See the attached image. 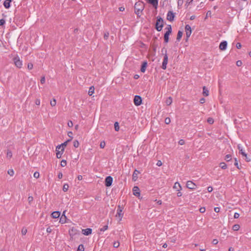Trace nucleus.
Masks as SVG:
<instances>
[{"label": "nucleus", "instance_id": "1", "mask_svg": "<svg viewBox=\"0 0 251 251\" xmlns=\"http://www.w3.org/2000/svg\"><path fill=\"white\" fill-rule=\"evenodd\" d=\"M144 8V4L142 2L138 1L135 3L134 5V12L135 14L139 16Z\"/></svg>", "mask_w": 251, "mask_h": 251}, {"label": "nucleus", "instance_id": "2", "mask_svg": "<svg viewBox=\"0 0 251 251\" xmlns=\"http://www.w3.org/2000/svg\"><path fill=\"white\" fill-rule=\"evenodd\" d=\"M163 23H164L163 20L161 17H157L156 22L155 24V29L158 31H160L162 30V29L163 27V25H164Z\"/></svg>", "mask_w": 251, "mask_h": 251}, {"label": "nucleus", "instance_id": "3", "mask_svg": "<svg viewBox=\"0 0 251 251\" xmlns=\"http://www.w3.org/2000/svg\"><path fill=\"white\" fill-rule=\"evenodd\" d=\"M167 29L166 32L165 33L164 35V42L168 43L169 42V36L172 32V27L171 25H168L165 28Z\"/></svg>", "mask_w": 251, "mask_h": 251}, {"label": "nucleus", "instance_id": "4", "mask_svg": "<svg viewBox=\"0 0 251 251\" xmlns=\"http://www.w3.org/2000/svg\"><path fill=\"white\" fill-rule=\"evenodd\" d=\"M123 206H121L120 205H119L118 206V208L117 210V214H116V216L119 218L120 220H122L123 215H124V213L123 212Z\"/></svg>", "mask_w": 251, "mask_h": 251}, {"label": "nucleus", "instance_id": "5", "mask_svg": "<svg viewBox=\"0 0 251 251\" xmlns=\"http://www.w3.org/2000/svg\"><path fill=\"white\" fill-rule=\"evenodd\" d=\"M185 30L186 32V41H187L192 33V30L190 25H186L185 27Z\"/></svg>", "mask_w": 251, "mask_h": 251}, {"label": "nucleus", "instance_id": "6", "mask_svg": "<svg viewBox=\"0 0 251 251\" xmlns=\"http://www.w3.org/2000/svg\"><path fill=\"white\" fill-rule=\"evenodd\" d=\"M142 100L140 96L136 95L134 98V103L135 105L139 106L142 104Z\"/></svg>", "mask_w": 251, "mask_h": 251}, {"label": "nucleus", "instance_id": "7", "mask_svg": "<svg viewBox=\"0 0 251 251\" xmlns=\"http://www.w3.org/2000/svg\"><path fill=\"white\" fill-rule=\"evenodd\" d=\"M113 178L111 176H107L105 179V185L106 187H110L112 183Z\"/></svg>", "mask_w": 251, "mask_h": 251}, {"label": "nucleus", "instance_id": "8", "mask_svg": "<svg viewBox=\"0 0 251 251\" xmlns=\"http://www.w3.org/2000/svg\"><path fill=\"white\" fill-rule=\"evenodd\" d=\"M165 52H166V50H165ZM168 56H167V54L166 53L165 54L164 56L163 61L162 65V66H161V68L163 70H165L166 69V68H167V63H168Z\"/></svg>", "mask_w": 251, "mask_h": 251}, {"label": "nucleus", "instance_id": "9", "mask_svg": "<svg viewBox=\"0 0 251 251\" xmlns=\"http://www.w3.org/2000/svg\"><path fill=\"white\" fill-rule=\"evenodd\" d=\"M175 18V14L172 11H169L167 15V20L172 22L174 21Z\"/></svg>", "mask_w": 251, "mask_h": 251}, {"label": "nucleus", "instance_id": "10", "mask_svg": "<svg viewBox=\"0 0 251 251\" xmlns=\"http://www.w3.org/2000/svg\"><path fill=\"white\" fill-rule=\"evenodd\" d=\"M14 61L15 65L18 68H21L22 66V62L21 61L18 57H15L14 58Z\"/></svg>", "mask_w": 251, "mask_h": 251}, {"label": "nucleus", "instance_id": "11", "mask_svg": "<svg viewBox=\"0 0 251 251\" xmlns=\"http://www.w3.org/2000/svg\"><path fill=\"white\" fill-rule=\"evenodd\" d=\"M186 187L192 190L196 189V185L191 181H188L186 183Z\"/></svg>", "mask_w": 251, "mask_h": 251}, {"label": "nucleus", "instance_id": "12", "mask_svg": "<svg viewBox=\"0 0 251 251\" xmlns=\"http://www.w3.org/2000/svg\"><path fill=\"white\" fill-rule=\"evenodd\" d=\"M71 141V139H68L67 141H66L64 143H62L61 145L57 146L56 147V149H60L61 148H62L61 151L62 152H63L64 151V147H66L67 146L68 143L70 142Z\"/></svg>", "mask_w": 251, "mask_h": 251}, {"label": "nucleus", "instance_id": "13", "mask_svg": "<svg viewBox=\"0 0 251 251\" xmlns=\"http://www.w3.org/2000/svg\"><path fill=\"white\" fill-rule=\"evenodd\" d=\"M133 195L136 197H139L140 196V189L138 186H134L133 188Z\"/></svg>", "mask_w": 251, "mask_h": 251}, {"label": "nucleus", "instance_id": "14", "mask_svg": "<svg viewBox=\"0 0 251 251\" xmlns=\"http://www.w3.org/2000/svg\"><path fill=\"white\" fill-rule=\"evenodd\" d=\"M227 45V42L226 41H224L220 43L219 45V49L222 50H224L226 49Z\"/></svg>", "mask_w": 251, "mask_h": 251}, {"label": "nucleus", "instance_id": "15", "mask_svg": "<svg viewBox=\"0 0 251 251\" xmlns=\"http://www.w3.org/2000/svg\"><path fill=\"white\" fill-rule=\"evenodd\" d=\"M92 230L91 228H87L82 229V233L85 235H89L92 233Z\"/></svg>", "mask_w": 251, "mask_h": 251}, {"label": "nucleus", "instance_id": "16", "mask_svg": "<svg viewBox=\"0 0 251 251\" xmlns=\"http://www.w3.org/2000/svg\"><path fill=\"white\" fill-rule=\"evenodd\" d=\"M237 148L239 151V153H241L243 156L247 157V153L243 151V148L241 145L239 144L237 146Z\"/></svg>", "mask_w": 251, "mask_h": 251}, {"label": "nucleus", "instance_id": "17", "mask_svg": "<svg viewBox=\"0 0 251 251\" xmlns=\"http://www.w3.org/2000/svg\"><path fill=\"white\" fill-rule=\"evenodd\" d=\"M12 1V0H5L3 2V5L4 7L6 9H8L10 7V3Z\"/></svg>", "mask_w": 251, "mask_h": 251}, {"label": "nucleus", "instance_id": "18", "mask_svg": "<svg viewBox=\"0 0 251 251\" xmlns=\"http://www.w3.org/2000/svg\"><path fill=\"white\" fill-rule=\"evenodd\" d=\"M60 215V212L59 211H54L51 214V217L54 219L58 218L59 217Z\"/></svg>", "mask_w": 251, "mask_h": 251}, {"label": "nucleus", "instance_id": "19", "mask_svg": "<svg viewBox=\"0 0 251 251\" xmlns=\"http://www.w3.org/2000/svg\"><path fill=\"white\" fill-rule=\"evenodd\" d=\"M147 67V62L144 61L142 64L141 68L140 69L141 72L142 73H144L146 71Z\"/></svg>", "mask_w": 251, "mask_h": 251}, {"label": "nucleus", "instance_id": "20", "mask_svg": "<svg viewBox=\"0 0 251 251\" xmlns=\"http://www.w3.org/2000/svg\"><path fill=\"white\" fill-rule=\"evenodd\" d=\"M149 3L152 4L155 8L158 5V0H148Z\"/></svg>", "mask_w": 251, "mask_h": 251}, {"label": "nucleus", "instance_id": "21", "mask_svg": "<svg viewBox=\"0 0 251 251\" xmlns=\"http://www.w3.org/2000/svg\"><path fill=\"white\" fill-rule=\"evenodd\" d=\"M139 173V172L135 170L134 171V172H133V175H132V180L134 181H135L137 178H138V174Z\"/></svg>", "mask_w": 251, "mask_h": 251}, {"label": "nucleus", "instance_id": "22", "mask_svg": "<svg viewBox=\"0 0 251 251\" xmlns=\"http://www.w3.org/2000/svg\"><path fill=\"white\" fill-rule=\"evenodd\" d=\"M202 94L204 96H208L209 95V91L205 86H203Z\"/></svg>", "mask_w": 251, "mask_h": 251}, {"label": "nucleus", "instance_id": "23", "mask_svg": "<svg viewBox=\"0 0 251 251\" xmlns=\"http://www.w3.org/2000/svg\"><path fill=\"white\" fill-rule=\"evenodd\" d=\"M183 35V32L179 30L177 32L176 40L179 41Z\"/></svg>", "mask_w": 251, "mask_h": 251}, {"label": "nucleus", "instance_id": "24", "mask_svg": "<svg viewBox=\"0 0 251 251\" xmlns=\"http://www.w3.org/2000/svg\"><path fill=\"white\" fill-rule=\"evenodd\" d=\"M66 219H67V217L66 216H64V217H63V215H62L60 219L59 222L61 224H64L66 222Z\"/></svg>", "mask_w": 251, "mask_h": 251}, {"label": "nucleus", "instance_id": "25", "mask_svg": "<svg viewBox=\"0 0 251 251\" xmlns=\"http://www.w3.org/2000/svg\"><path fill=\"white\" fill-rule=\"evenodd\" d=\"M94 90H95L94 87V86H91L89 88V91H88V95L89 96H92L94 94Z\"/></svg>", "mask_w": 251, "mask_h": 251}, {"label": "nucleus", "instance_id": "26", "mask_svg": "<svg viewBox=\"0 0 251 251\" xmlns=\"http://www.w3.org/2000/svg\"><path fill=\"white\" fill-rule=\"evenodd\" d=\"M172 99L171 97L168 98L166 100V103L167 105H170L172 103Z\"/></svg>", "mask_w": 251, "mask_h": 251}, {"label": "nucleus", "instance_id": "27", "mask_svg": "<svg viewBox=\"0 0 251 251\" xmlns=\"http://www.w3.org/2000/svg\"><path fill=\"white\" fill-rule=\"evenodd\" d=\"M220 167L222 169H226L227 168V165L225 162H221L220 163Z\"/></svg>", "mask_w": 251, "mask_h": 251}, {"label": "nucleus", "instance_id": "28", "mask_svg": "<svg viewBox=\"0 0 251 251\" xmlns=\"http://www.w3.org/2000/svg\"><path fill=\"white\" fill-rule=\"evenodd\" d=\"M69 187V186L68 184H67V183L64 184L63 185V191L64 192H67L68 190Z\"/></svg>", "mask_w": 251, "mask_h": 251}, {"label": "nucleus", "instance_id": "29", "mask_svg": "<svg viewBox=\"0 0 251 251\" xmlns=\"http://www.w3.org/2000/svg\"><path fill=\"white\" fill-rule=\"evenodd\" d=\"M57 152H56V157L57 158H60L61 157V155L63 152L61 151H58L56 150Z\"/></svg>", "mask_w": 251, "mask_h": 251}, {"label": "nucleus", "instance_id": "30", "mask_svg": "<svg viewBox=\"0 0 251 251\" xmlns=\"http://www.w3.org/2000/svg\"><path fill=\"white\" fill-rule=\"evenodd\" d=\"M84 251V248L83 245H82V244L79 245L77 249V251Z\"/></svg>", "mask_w": 251, "mask_h": 251}, {"label": "nucleus", "instance_id": "31", "mask_svg": "<svg viewBox=\"0 0 251 251\" xmlns=\"http://www.w3.org/2000/svg\"><path fill=\"white\" fill-rule=\"evenodd\" d=\"M7 158H9V159L12 157V152L11 151L8 150L6 154Z\"/></svg>", "mask_w": 251, "mask_h": 251}, {"label": "nucleus", "instance_id": "32", "mask_svg": "<svg viewBox=\"0 0 251 251\" xmlns=\"http://www.w3.org/2000/svg\"><path fill=\"white\" fill-rule=\"evenodd\" d=\"M114 128H115V130L116 131H118L119 130L120 127L119 126V123L117 122H115L114 124Z\"/></svg>", "mask_w": 251, "mask_h": 251}, {"label": "nucleus", "instance_id": "33", "mask_svg": "<svg viewBox=\"0 0 251 251\" xmlns=\"http://www.w3.org/2000/svg\"><path fill=\"white\" fill-rule=\"evenodd\" d=\"M240 228V226L239 225H234L233 226H232V229L233 230H234V231H237L239 230Z\"/></svg>", "mask_w": 251, "mask_h": 251}, {"label": "nucleus", "instance_id": "34", "mask_svg": "<svg viewBox=\"0 0 251 251\" xmlns=\"http://www.w3.org/2000/svg\"><path fill=\"white\" fill-rule=\"evenodd\" d=\"M235 159V163H234V165L238 169H241V165H239L238 164V161H237V159L235 158H234Z\"/></svg>", "mask_w": 251, "mask_h": 251}, {"label": "nucleus", "instance_id": "35", "mask_svg": "<svg viewBox=\"0 0 251 251\" xmlns=\"http://www.w3.org/2000/svg\"><path fill=\"white\" fill-rule=\"evenodd\" d=\"M174 188H176V189H178V188L181 189V186L178 182H176L175 183Z\"/></svg>", "mask_w": 251, "mask_h": 251}, {"label": "nucleus", "instance_id": "36", "mask_svg": "<svg viewBox=\"0 0 251 251\" xmlns=\"http://www.w3.org/2000/svg\"><path fill=\"white\" fill-rule=\"evenodd\" d=\"M227 162L230 161L231 159V155L230 154H227L225 159Z\"/></svg>", "mask_w": 251, "mask_h": 251}, {"label": "nucleus", "instance_id": "37", "mask_svg": "<svg viewBox=\"0 0 251 251\" xmlns=\"http://www.w3.org/2000/svg\"><path fill=\"white\" fill-rule=\"evenodd\" d=\"M79 144L77 140H75L73 142V145L74 147L77 148L79 146Z\"/></svg>", "mask_w": 251, "mask_h": 251}, {"label": "nucleus", "instance_id": "38", "mask_svg": "<svg viewBox=\"0 0 251 251\" xmlns=\"http://www.w3.org/2000/svg\"><path fill=\"white\" fill-rule=\"evenodd\" d=\"M7 173L10 176H13L14 174V172L13 169H9L8 170Z\"/></svg>", "mask_w": 251, "mask_h": 251}, {"label": "nucleus", "instance_id": "39", "mask_svg": "<svg viewBox=\"0 0 251 251\" xmlns=\"http://www.w3.org/2000/svg\"><path fill=\"white\" fill-rule=\"evenodd\" d=\"M50 104L52 106H54L56 104V100L53 99L52 100L50 101Z\"/></svg>", "mask_w": 251, "mask_h": 251}, {"label": "nucleus", "instance_id": "40", "mask_svg": "<svg viewBox=\"0 0 251 251\" xmlns=\"http://www.w3.org/2000/svg\"><path fill=\"white\" fill-rule=\"evenodd\" d=\"M66 165H67V161H66V160H62L61 161L60 165H61L62 167H65V166H66Z\"/></svg>", "mask_w": 251, "mask_h": 251}, {"label": "nucleus", "instance_id": "41", "mask_svg": "<svg viewBox=\"0 0 251 251\" xmlns=\"http://www.w3.org/2000/svg\"><path fill=\"white\" fill-rule=\"evenodd\" d=\"M165 123L166 124H169L171 123V119L169 117H167L165 119Z\"/></svg>", "mask_w": 251, "mask_h": 251}, {"label": "nucleus", "instance_id": "42", "mask_svg": "<svg viewBox=\"0 0 251 251\" xmlns=\"http://www.w3.org/2000/svg\"><path fill=\"white\" fill-rule=\"evenodd\" d=\"M207 122L210 124H212L214 123V120L212 118H208L207 119Z\"/></svg>", "mask_w": 251, "mask_h": 251}, {"label": "nucleus", "instance_id": "43", "mask_svg": "<svg viewBox=\"0 0 251 251\" xmlns=\"http://www.w3.org/2000/svg\"><path fill=\"white\" fill-rule=\"evenodd\" d=\"M33 176L35 178H38L39 177V176H40V174H39V173L38 172H35L34 173V175H33Z\"/></svg>", "mask_w": 251, "mask_h": 251}, {"label": "nucleus", "instance_id": "44", "mask_svg": "<svg viewBox=\"0 0 251 251\" xmlns=\"http://www.w3.org/2000/svg\"><path fill=\"white\" fill-rule=\"evenodd\" d=\"M107 228H108V226L107 225H105V226H104L102 228H101L100 229V230L101 231H104L106 230H107Z\"/></svg>", "mask_w": 251, "mask_h": 251}, {"label": "nucleus", "instance_id": "45", "mask_svg": "<svg viewBox=\"0 0 251 251\" xmlns=\"http://www.w3.org/2000/svg\"><path fill=\"white\" fill-rule=\"evenodd\" d=\"M105 146V143L104 141H102L100 142V148H101V149L104 148Z\"/></svg>", "mask_w": 251, "mask_h": 251}, {"label": "nucleus", "instance_id": "46", "mask_svg": "<svg viewBox=\"0 0 251 251\" xmlns=\"http://www.w3.org/2000/svg\"><path fill=\"white\" fill-rule=\"evenodd\" d=\"M33 65L32 63H29L27 64V68L29 70H31L33 68Z\"/></svg>", "mask_w": 251, "mask_h": 251}, {"label": "nucleus", "instance_id": "47", "mask_svg": "<svg viewBox=\"0 0 251 251\" xmlns=\"http://www.w3.org/2000/svg\"><path fill=\"white\" fill-rule=\"evenodd\" d=\"M27 232V229L25 228H23L22 229V234L23 235H25Z\"/></svg>", "mask_w": 251, "mask_h": 251}, {"label": "nucleus", "instance_id": "48", "mask_svg": "<svg viewBox=\"0 0 251 251\" xmlns=\"http://www.w3.org/2000/svg\"><path fill=\"white\" fill-rule=\"evenodd\" d=\"M5 23V20L2 19H0V26H2L3 25H4Z\"/></svg>", "mask_w": 251, "mask_h": 251}, {"label": "nucleus", "instance_id": "49", "mask_svg": "<svg viewBox=\"0 0 251 251\" xmlns=\"http://www.w3.org/2000/svg\"><path fill=\"white\" fill-rule=\"evenodd\" d=\"M109 37V33L108 32H106L104 34V39L107 40Z\"/></svg>", "mask_w": 251, "mask_h": 251}, {"label": "nucleus", "instance_id": "50", "mask_svg": "<svg viewBox=\"0 0 251 251\" xmlns=\"http://www.w3.org/2000/svg\"><path fill=\"white\" fill-rule=\"evenodd\" d=\"M119 245H120V243L119 242H114V244H113V247L114 248H118L119 246Z\"/></svg>", "mask_w": 251, "mask_h": 251}, {"label": "nucleus", "instance_id": "51", "mask_svg": "<svg viewBox=\"0 0 251 251\" xmlns=\"http://www.w3.org/2000/svg\"><path fill=\"white\" fill-rule=\"evenodd\" d=\"M45 81H46L45 77V76H42L41 77V80H40L41 83L42 84H44L45 83Z\"/></svg>", "mask_w": 251, "mask_h": 251}, {"label": "nucleus", "instance_id": "52", "mask_svg": "<svg viewBox=\"0 0 251 251\" xmlns=\"http://www.w3.org/2000/svg\"><path fill=\"white\" fill-rule=\"evenodd\" d=\"M178 144L180 145H183L185 144V141L183 139H180L179 140V141H178Z\"/></svg>", "mask_w": 251, "mask_h": 251}, {"label": "nucleus", "instance_id": "53", "mask_svg": "<svg viewBox=\"0 0 251 251\" xmlns=\"http://www.w3.org/2000/svg\"><path fill=\"white\" fill-rule=\"evenodd\" d=\"M199 210L201 213H203L205 211V208L204 207H201Z\"/></svg>", "mask_w": 251, "mask_h": 251}, {"label": "nucleus", "instance_id": "54", "mask_svg": "<svg viewBox=\"0 0 251 251\" xmlns=\"http://www.w3.org/2000/svg\"><path fill=\"white\" fill-rule=\"evenodd\" d=\"M68 126L71 127L73 126V123L72 121H69L68 122Z\"/></svg>", "mask_w": 251, "mask_h": 251}, {"label": "nucleus", "instance_id": "55", "mask_svg": "<svg viewBox=\"0 0 251 251\" xmlns=\"http://www.w3.org/2000/svg\"><path fill=\"white\" fill-rule=\"evenodd\" d=\"M242 65V62L241 60H238L237 62H236V65L237 66H241V65Z\"/></svg>", "mask_w": 251, "mask_h": 251}, {"label": "nucleus", "instance_id": "56", "mask_svg": "<svg viewBox=\"0 0 251 251\" xmlns=\"http://www.w3.org/2000/svg\"><path fill=\"white\" fill-rule=\"evenodd\" d=\"M72 135H73V132L72 131L68 132V135L71 138L70 139H71V140L73 139Z\"/></svg>", "mask_w": 251, "mask_h": 251}, {"label": "nucleus", "instance_id": "57", "mask_svg": "<svg viewBox=\"0 0 251 251\" xmlns=\"http://www.w3.org/2000/svg\"><path fill=\"white\" fill-rule=\"evenodd\" d=\"M239 214L238 213H235L234 214V218L235 219H237V218H238L239 217Z\"/></svg>", "mask_w": 251, "mask_h": 251}, {"label": "nucleus", "instance_id": "58", "mask_svg": "<svg viewBox=\"0 0 251 251\" xmlns=\"http://www.w3.org/2000/svg\"><path fill=\"white\" fill-rule=\"evenodd\" d=\"M35 104L37 105H39L40 104V100L39 99H36L35 100Z\"/></svg>", "mask_w": 251, "mask_h": 251}, {"label": "nucleus", "instance_id": "59", "mask_svg": "<svg viewBox=\"0 0 251 251\" xmlns=\"http://www.w3.org/2000/svg\"><path fill=\"white\" fill-rule=\"evenodd\" d=\"M207 191L208 192H211L213 191V188L211 186H209L207 187Z\"/></svg>", "mask_w": 251, "mask_h": 251}, {"label": "nucleus", "instance_id": "60", "mask_svg": "<svg viewBox=\"0 0 251 251\" xmlns=\"http://www.w3.org/2000/svg\"><path fill=\"white\" fill-rule=\"evenodd\" d=\"M242 47V45L241 44V43H237V44H236V48L238 49H240Z\"/></svg>", "mask_w": 251, "mask_h": 251}, {"label": "nucleus", "instance_id": "61", "mask_svg": "<svg viewBox=\"0 0 251 251\" xmlns=\"http://www.w3.org/2000/svg\"><path fill=\"white\" fill-rule=\"evenodd\" d=\"M200 102L202 104L205 102V99L203 98H202L200 99Z\"/></svg>", "mask_w": 251, "mask_h": 251}, {"label": "nucleus", "instance_id": "62", "mask_svg": "<svg viewBox=\"0 0 251 251\" xmlns=\"http://www.w3.org/2000/svg\"><path fill=\"white\" fill-rule=\"evenodd\" d=\"M218 243V241L217 239H213V241H212V243L214 244V245H216Z\"/></svg>", "mask_w": 251, "mask_h": 251}, {"label": "nucleus", "instance_id": "63", "mask_svg": "<svg viewBox=\"0 0 251 251\" xmlns=\"http://www.w3.org/2000/svg\"><path fill=\"white\" fill-rule=\"evenodd\" d=\"M162 165V162L160 160H158L156 163V165L158 166H161Z\"/></svg>", "mask_w": 251, "mask_h": 251}, {"label": "nucleus", "instance_id": "64", "mask_svg": "<svg viewBox=\"0 0 251 251\" xmlns=\"http://www.w3.org/2000/svg\"><path fill=\"white\" fill-rule=\"evenodd\" d=\"M62 176H63L62 173H61V172L59 173L58 174V178L61 179V178H62Z\"/></svg>", "mask_w": 251, "mask_h": 251}]
</instances>
